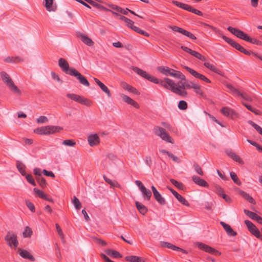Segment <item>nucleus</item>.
<instances>
[{
    "label": "nucleus",
    "mask_w": 262,
    "mask_h": 262,
    "mask_svg": "<svg viewBox=\"0 0 262 262\" xmlns=\"http://www.w3.org/2000/svg\"><path fill=\"white\" fill-rule=\"evenodd\" d=\"M73 203L75 207L77 209L79 210L81 207V204L78 199L75 196H74Z\"/></svg>",
    "instance_id": "8fccbe9b"
},
{
    "label": "nucleus",
    "mask_w": 262,
    "mask_h": 262,
    "mask_svg": "<svg viewBox=\"0 0 262 262\" xmlns=\"http://www.w3.org/2000/svg\"><path fill=\"white\" fill-rule=\"evenodd\" d=\"M192 181H193V182L195 184H197L198 185H199L200 186L204 187H208V186H209L208 183L206 181L204 180L203 179H201L198 176H193L192 177Z\"/></svg>",
    "instance_id": "4be33fe9"
},
{
    "label": "nucleus",
    "mask_w": 262,
    "mask_h": 262,
    "mask_svg": "<svg viewBox=\"0 0 262 262\" xmlns=\"http://www.w3.org/2000/svg\"><path fill=\"white\" fill-rule=\"evenodd\" d=\"M220 224L223 226L228 235L234 236L237 235V232L234 231L229 224L224 222H221Z\"/></svg>",
    "instance_id": "aec40b11"
},
{
    "label": "nucleus",
    "mask_w": 262,
    "mask_h": 262,
    "mask_svg": "<svg viewBox=\"0 0 262 262\" xmlns=\"http://www.w3.org/2000/svg\"><path fill=\"white\" fill-rule=\"evenodd\" d=\"M226 85V87L230 90L231 93L236 94L238 96L240 94V92L237 89L234 88L232 85L227 84Z\"/></svg>",
    "instance_id": "603ef678"
},
{
    "label": "nucleus",
    "mask_w": 262,
    "mask_h": 262,
    "mask_svg": "<svg viewBox=\"0 0 262 262\" xmlns=\"http://www.w3.org/2000/svg\"><path fill=\"white\" fill-rule=\"evenodd\" d=\"M27 181L30 183L31 184H32V185L33 186H36V183L34 181V180L33 179V177L31 174H27L26 176H25Z\"/></svg>",
    "instance_id": "13d9d810"
},
{
    "label": "nucleus",
    "mask_w": 262,
    "mask_h": 262,
    "mask_svg": "<svg viewBox=\"0 0 262 262\" xmlns=\"http://www.w3.org/2000/svg\"><path fill=\"white\" fill-rule=\"evenodd\" d=\"M87 3L90 4L91 5H92L93 7L96 8V9L104 11H110V9L104 7V6L98 4L96 2H95L93 0H88Z\"/></svg>",
    "instance_id": "cd10ccee"
},
{
    "label": "nucleus",
    "mask_w": 262,
    "mask_h": 262,
    "mask_svg": "<svg viewBox=\"0 0 262 262\" xmlns=\"http://www.w3.org/2000/svg\"><path fill=\"white\" fill-rule=\"evenodd\" d=\"M182 66L183 67V68L184 69L186 70L190 74H191L194 77L200 79V80H202L206 83H211V81L204 75L198 73L194 70H193L188 67H187L185 66Z\"/></svg>",
    "instance_id": "9d476101"
},
{
    "label": "nucleus",
    "mask_w": 262,
    "mask_h": 262,
    "mask_svg": "<svg viewBox=\"0 0 262 262\" xmlns=\"http://www.w3.org/2000/svg\"><path fill=\"white\" fill-rule=\"evenodd\" d=\"M151 190L153 192L155 200L160 204V205H165L166 204V201L164 198L161 195V194L158 192L157 189L155 186H152Z\"/></svg>",
    "instance_id": "4468645a"
},
{
    "label": "nucleus",
    "mask_w": 262,
    "mask_h": 262,
    "mask_svg": "<svg viewBox=\"0 0 262 262\" xmlns=\"http://www.w3.org/2000/svg\"><path fill=\"white\" fill-rule=\"evenodd\" d=\"M45 7H46V9L49 11L53 10L52 9L53 0H45Z\"/></svg>",
    "instance_id": "de8ad7c7"
},
{
    "label": "nucleus",
    "mask_w": 262,
    "mask_h": 262,
    "mask_svg": "<svg viewBox=\"0 0 262 262\" xmlns=\"http://www.w3.org/2000/svg\"><path fill=\"white\" fill-rule=\"evenodd\" d=\"M164 245L167 248H169V249H171L173 250L180 251L184 253H187V252L185 250H184V249H182V248H181L180 247H177V246H176L175 245H172V244H171L170 243H166H166H164Z\"/></svg>",
    "instance_id": "72a5a7b5"
},
{
    "label": "nucleus",
    "mask_w": 262,
    "mask_h": 262,
    "mask_svg": "<svg viewBox=\"0 0 262 262\" xmlns=\"http://www.w3.org/2000/svg\"><path fill=\"white\" fill-rule=\"evenodd\" d=\"M94 80L95 82L99 85L101 90L104 92L108 97L110 98L112 97V94L110 91L104 83H103L97 78H94Z\"/></svg>",
    "instance_id": "6ab92c4d"
},
{
    "label": "nucleus",
    "mask_w": 262,
    "mask_h": 262,
    "mask_svg": "<svg viewBox=\"0 0 262 262\" xmlns=\"http://www.w3.org/2000/svg\"><path fill=\"white\" fill-rule=\"evenodd\" d=\"M136 206L139 211L143 215H145L146 212H147V207L143 205L142 204L140 203V202L136 201Z\"/></svg>",
    "instance_id": "2f4dec72"
},
{
    "label": "nucleus",
    "mask_w": 262,
    "mask_h": 262,
    "mask_svg": "<svg viewBox=\"0 0 262 262\" xmlns=\"http://www.w3.org/2000/svg\"><path fill=\"white\" fill-rule=\"evenodd\" d=\"M121 86L123 89L127 90L130 92H132L135 94H139L138 90L136 89L129 85L125 82H121Z\"/></svg>",
    "instance_id": "a878e982"
},
{
    "label": "nucleus",
    "mask_w": 262,
    "mask_h": 262,
    "mask_svg": "<svg viewBox=\"0 0 262 262\" xmlns=\"http://www.w3.org/2000/svg\"><path fill=\"white\" fill-rule=\"evenodd\" d=\"M18 251L19 252V255L24 258L29 259L31 261H35V258L26 250H22L18 249Z\"/></svg>",
    "instance_id": "b1692460"
},
{
    "label": "nucleus",
    "mask_w": 262,
    "mask_h": 262,
    "mask_svg": "<svg viewBox=\"0 0 262 262\" xmlns=\"http://www.w3.org/2000/svg\"><path fill=\"white\" fill-rule=\"evenodd\" d=\"M105 252L108 255L113 258H121L122 257L119 252L114 250L107 249L105 251Z\"/></svg>",
    "instance_id": "473e14b6"
},
{
    "label": "nucleus",
    "mask_w": 262,
    "mask_h": 262,
    "mask_svg": "<svg viewBox=\"0 0 262 262\" xmlns=\"http://www.w3.org/2000/svg\"><path fill=\"white\" fill-rule=\"evenodd\" d=\"M202 24L205 26V27H209L210 28V29H211L213 31H214L216 33H217L220 35H222L221 34V31L216 28L212 26H211L209 24H207L206 23H202Z\"/></svg>",
    "instance_id": "4d7b16f0"
},
{
    "label": "nucleus",
    "mask_w": 262,
    "mask_h": 262,
    "mask_svg": "<svg viewBox=\"0 0 262 262\" xmlns=\"http://www.w3.org/2000/svg\"><path fill=\"white\" fill-rule=\"evenodd\" d=\"M249 124L252 125L256 131L262 136V128L251 120L248 121Z\"/></svg>",
    "instance_id": "37998d69"
},
{
    "label": "nucleus",
    "mask_w": 262,
    "mask_h": 262,
    "mask_svg": "<svg viewBox=\"0 0 262 262\" xmlns=\"http://www.w3.org/2000/svg\"><path fill=\"white\" fill-rule=\"evenodd\" d=\"M227 30L232 34L241 39L253 44L262 45V42L261 41L257 39L256 38L249 37L248 34L237 28L230 26L228 27Z\"/></svg>",
    "instance_id": "f03ea898"
},
{
    "label": "nucleus",
    "mask_w": 262,
    "mask_h": 262,
    "mask_svg": "<svg viewBox=\"0 0 262 262\" xmlns=\"http://www.w3.org/2000/svg\"><path fill=\"white\" fill-rule=\"evenodd\" d=\"M141 191L145 200L149 201L150 199L152 194L149 189H146V188L145 187L143 188V189L141 190Z\"/></svg>",
    "instance_id": "f704fd0d"
},
{
    "label": "nucleus",
    "mask_w": 262,
    "mask_h": 262,
    "mask_svg": "<svg viewBox=\"0 0 262 262\" xmlns=\"http://www.w3.org/2000/svg\"><path fill=\"white\" fill-rule=\"evenodd\" d=\"M237 191L238 192V194H240L241 196H242L243 198H244L246 200H247L249 203L255 204V201L253 199V198L250 196L249 194L247 193L246 192L244 191L243 190H242L238 188L237 189Z\"/></svg>",
    "instance_id": "393cba45"
},
{
    "label": "nucleus",
    "mask_w": 262,
    "mask_h": 262,
    "mask_svg": "<svg viewBox=\"0 0 262 262\" xmlns=\"http://www.w3.org/2000/svg\"><path fill=\"white\" fill-rule=\"evenodd\" d=\"M248 230L252 234L254 235L256 238L260 237V231L255 226H254V227Z\"/></svg>",
    "instance_id": "c03bdc74"
},
{
    "label": "nucleus",
    "mask_w": 262,
    "mask_h": 262,
    "mask_svg": "<svg viewBox=\"0 0 262 262\" xmlns=\"http://www.w3.org/2000/svg\"><path fill=\"white\" fill-rule=\"evenodd\" d=\"M198 247L206 252L210 253L211 254H213L214 255H220L221 254V252H220L217 250L211 247L210 246L205 245L202 243H198Z\"/></svg>",
    "instance_id": "f8f14e48"
},
{
    "label": "nucleus",
    "mask_w": 262,
    "mask_h": 262,
    "mask_svg": "<svg viewBox=\"0 0 262 262\" xmlns=\"http://www.w3.org/2000/svg\"><path fill=\"white\" fill-rule=\"evenodd\" d=\"M182 34H183L186 36H187L189 38H190V39H193V40H195L196 39V37L195 36V35L194 34H193L191 32H190L185 29H184Z\"/></svg>",
    "instance_id": "864d4df0"
},
{
    "label": "nucleus",
    "mask_w": 262,
    "mask_h": 262,
    "mask_svg": "<svg viewBox=\"0 0 262 262\" xmlns=\"http://www.w3.org/2000/svg\"><path fill=\"white\" fill-rule=\"evenodd\" d=\"M193 90L196 94L200 95L201 96H202L203 98L206 97L205 95L204 94V92L202 90V89L201 88V86L199 84L196 83L195 84V86L194 87Z\"/></svg>",
    "instance_id": "ea45409f"
},
{
    "label": "nucleus",
    "mask_w": 262,
    "mask_h": 262,
    "mask_svg": "<svg viewBox=\"0 0 262 262\" xmlns=\"http://www.w3.org/2000/svg\"><path fill=\"white\" fill-rule=\"evenodd\" d=\"M7 244L12 249L16 248V235L13 232L9 231L5 236Z\"/></svg>",
    "instance_id": "9b49d317"
},
{
    "label": "nucleus",
    "mask_w": 262,
    "mask_h": 262,
    "mask_svg": "<svg viewBox=\"0 0 262 262\" xmlns=\"http://www.w3.org/2000/svg\"><path fill=\"white\" fill-rule=\"evenodd\" d=\"M33 191L39 198L50 202L53 203L54 202L52 199L49 198L48 195L45 193L42 190H40L36 188H34L33 189Z\"/></svg>",
    "instance_id": "412c9836"
},
{
    "label": "nucleus",
    "mask_w": 262,
    "mask_h": 262,
    "mask_svg": "<svg viewBox=\"0 0 262 262\" xmlns=\"http://www.w3.org/2000/svg\"><path fill=\"white\" fill-rule=\"evenodd\" d=\"M170 76L176 78L180 79L181 80H185V76L181 72L172 69Z\"/></svg>",
    "instance_id": "c85d7f7f"
},
{
    "label": "nucleus",
    "mask_w": 262,
    "mask_h": 262,
    "mask_svg": "<svg viewBox=\"0 0 262 262\" xmlns=\"http://www.w3.org/2000/svg\"><path fill=\"white\" fill-rule=\"evenodd\" d=\"M88 141L91 146L97 145L100 143V139L97 134L90 135L88 137Z\"/></svg>",
    "instance_id": "f3484780"
},
{
    "label": "nucleus",
    "mask_w": 262,
    "mask_h": 262,
    "mask_svg": "<svg viewBox=\"0 0 262 262\" xmlns=\"http://www.w3.org/2000/svg\"><path fill=\"white\" fill-rule=\"evenodd\" d=\"M63 128L58 126L47 125L38 127L34 129V132L39 135H48L59 133Z\"/></svg>",
    "instance_id": "7ed1b4c3"
},
{
    "label": "nucleus",
    "mask_w": 262,
    "mask_h": 262,
    "mask_svg": "<svg viewBox=\"0 0 262 262\" xmlns=\"http://www.w3.org/2000/svg\"><path fill=\"white\" fill-rule=\"evenodd\" d=\"M230 174V177L233 181L237 185L240 186L242 184V183L239 179H238L236 174L233 171L231 172Z\"/></svg>",
    "instance_id": "a19ab883"
},
{
    "label": "nucleus",
    "mask_w": 262,
    "mask_h": 262,
    "mask_svg": "<svg viewBox=\"0 0 262 262\" xmlns=\"http://www.w3.org/2000/svg\"><path fill=\"white\" fill-rule=\"evenodd\" d=\"M221 36L222 38L228 43L232 47L236 49L237 50L239 51V52L243 53V54L246 55H250L251 54H252L253 53L251 51H247L246 50L244 47H243L241 45H240L239 43L235 41L234 40L226 37V36L224 35H221Z\"/></svg>",
    "instance_id": "20e7f679"
},
{
    "label": "nucleus",
    "mask_w": 262,
    "mask_h": 262,
    "mask_svg": "<svg viewBox=\"0 0 262 262\" xmlns=\"http://www.w3.org/2000/svg\"><path fill=\"white\" fill-rule=\"evenodd\" d=\"M188 107L187 103L186 101L184 100H181L179 102L178 107L179 109L181 110H185L187 109Z\"/></svg>",
    "instance_id": "5fc2aeb1"
},
{
    "label": "nucleus",
    "mask_w": 262,
    "mask_h": 262,
    "mask_svg": "<svg viewBox=\"0 0 262 262\" xmlns=\"http://www.w3.org/2000/svg\"><path fill=\"white\" fill-rule=\"evenodd\" d=\"M167 156L175 162L180 163L181 162V160L177 156L171 152L167 153Z\"/></svg>",
    "instance_id": "69168bd1"
},
{
    "label": "nucleus",
    "mask_w": 262,
    "mask_h": 262,
    "mask_svg": "<svg viewBox=\"0 0 262 262\" xmlns=\"http://www.w3.org/2000/svg\"><path fill=\"white\" fill-rule=\"evenodd\" d=\"M214 191L219 196H221L224 193L223 189L219 185H214Z\"/></svg>",
    "instance_id": "09e8293b"
},
{
    "label": "nucleus",
    "mask_w": 262,
    "mask_h": 262,
    "mask_svg": "<svg viewBox=\"0 0 262 262\" xmlns=\"http://www.w3.org/2000/svg\"><path fill=\"white\" fill-rule=\"evenodd\" d=\"M170 181L173 185H174L178 189L183 190L184 186L183 183L179 182L178 181L173 179H171L170 180Z\"/></svg>",
    "instance_id": "79ce46f5"
},
{
    "label": "nucleus",
    "mask_w": 262,
    "mask_h": 262,
    "mask_svg": "<svg viewBox=\"0 0 262 262\" xmlns=\"http://www.w3.org/2000/svg\"><path fill=\"white\" fill-rule=\"evenodd\" d=\"M169 28L170 29H171V30L173 31H175V32H179L181 34H182V32L184 30V29L182 28H180L178 26H169Z\"/></svg>",
    "instance_id": "e2e57ef3"
},
{
    "label": "nucleus",
    "mask_w": 262,
    "mask_h": 262,
    "mask_svg": "<svg viewBox=\"0 0 262 262\" xmlns=\"http://www.w3.org/2000/svg\"><path fill=\"white\" fill-rule=\"evenodd\" d=\"M133 70L137 73L140 76H142V77H144L145 79H147V77H148L149 74L147 73L146 71H143V70L138 68V67H133Z\"/></svg>",
    "instance_id": "c756f323"
},
{
    "label": "nucleus",
    "mask_w": 262,
    "mask_h": 262,
    "mask_svg": "<svg viewBox=\"0 0 262 262\" xmlns=\"http://www.w3.org/2000/svg\"><path fill=\"white\" fill-rule=\"evenodd\" d=\"M26 205L32 212H35V207L34 204L29 200H26Z\"/></svg>",
    "instance_id": "6e6d98bb"
},
{
    "label": "nucleus",
    "mask_w": 262,
    "mask_h": 262,
    "mask_svg": "<svg viewBox=\"0 0 262 262\" xmlns=\"http://www.w3.org/2000/svg\"><path fill=\"white\" fill-rule=\"evenodd\" d=\"M32 234V229L28 226L26 227L25 231L23 232L24 237H30Z\"/></svg>",
    "instance_id": "a18cd8bd"
},
{
    "label": "nucleus",
    "mask_w": 262,
    "mask_h": 262,
    "mask_svg": "<svg viewBox=\"0 0 262 262\" xmlns=\"http://www.w3.org/2000/svg\"><path fill=\"white\" fill-rule=\"evenodd\" d=\"M153 132L155 135L159 136L162 140L171 143H173L172 139L163 128L156 126L154 127Z\"/></svg>",
    "instance_id": "39448f33"
},
{
    "label": "nucleus",
    "mask_w": 262,
    "mask_h": 262,
    "mask_svg": "<svg viewBox=\"0 0 262 262\" xmlns=\"http://www.w3.org/2000/svg\"><path fill=\"white\" fill-rule=\"evenodd\" d=\"M238 96H240L243 98L244 100L249 101H252V99L246 93H241L240 94L238 95Z\"/></svg>",
    "instance_id": "338daca9"
},
{
    "label": "nucleus",
    "mask_w": 262,
    "mask_h": 262,
    "mask_svg": "<svg viewBox=\"0 0 262 262\" xmlns=\"http://www.w3.org/2000/svg\"><path fill=\"white\" fill-rule=\"evenodd\" d=\"M67 97L78 103L85 105L87 106H91L92 105V101L85 98L80 95L75 94H68Z\"/></svg>",
    "instance_id": "423d86ee"
},
{
    "label": "nucleus",
    "mask_w": 262,
    "mask_h": 262,
    "mask_svg": "<svg viewBox=\"0 0 262 262\" xmlns=\"http://www.w3.org/2000/svg\"><path fill=\"white\" fill-rule=\"evenodd\" d=\"M70 75L76 77L81 84L88 87L90 86V83L87 79L77 70H72L70 71Z\"/></svg>",
    "instance_id": "1a4fd4ad"
},
{
    "label": "nucleus",
    "mask_w": 262,
    "mask_h": 262,
    "mask_svg": "<svg viewBox=\"0 0 262 262\" xmlns=\"http://www.w3.org/2000/svg\"><path fill=\"white\" fill-rule=\"evenodd\" d=\"M196 84L192 81H186V79L176 83L173 80L168 78H164L163 80L160 82V85L164 88L169 90L174 93L182 97L187 96L188 93L186 89H194Z\"/></svg>",
    "instance_id": "f257e3e1"
},
{
    "label": "nucleus",
    "mask_w": 262,
    "mask_h": 262,
    "mask_svg": "<svg viewBox=\"0 0 262 262\" xmlns=\"http://www.w3.org/2000/svg\"><path fill=\"white\" fill-rule=\"evenodd\" d=\"M26 166L21 162L17 161V169L22 176H26L27 174L25 170Z\"/></svg>",
    "instance_id": "e433bc0d"
},
{
    "label": "nucleus",
    "mask_w": 262,
    "mask_h": 262,
    "mask_svg": "<svg viewBox=\"0 0 262 262\" xmlns=\"http://www.w3.org/2000/svg\"><path fill=\"white\" fill-rule=\"evenodd\" d=\"M147 79L149 81L152 82L156 84H158V83L160 84V82L163 80H162L160 81L158 78L151 75L150 74L149 75L148 77H147Z\"/></svg>",
    "instance_id": "052dcab7"
},
{
    "label": "nucleus",
    "mask_w": 262,
    "mask_h": 262,
    "mask_svg": "<svg viewBox=\"0 0 262 262\" xmlns=\"http://www.w3.org/2000/svg\"><path fill=\"white\" fill-rule=\"evenodd\" d=\"M221 112L226 117H230L232 119L237 118L238 114L234 110L229 107H223Z\"/></svg>",
    "instance_id": "2eb2a0df"
},
{
    "label": "nucleus",
    "mask_w": 262,
    "mask_h": 262,
    "mask_svg": "<svg viewBox=\"0 0 262 262\" xmlns=\"http://www.w3.org/2000/svg\"><path fill=\"white\" fill-rule=\"evenodd\" d=\"M58 66L63 72L69 75L72 70H75L74 68H70L68 62L63 58H60L58 60Z\"/></svg>",
    "instance_id": "ddd939ff"
},
{
    "label": "nucleus",
    "mask_w": 262,
    "mask_h": 262,
    "mask_svg": "<svg viewBox=\"0 0 262 262\" xmlns=\"http://www.w3.org/2000/svg\"><path fill=\"white\" fill-rule=\"evenodd\" d=\"M103 179L107 183L111 185V187H120V184L116 181H112L105 175L103 176Z\"/></svg>",
    "instance_id": "c9c22d12"
},
{
    "label": "nucleus",
    "mask_w": 262,
    "mask_h": 262,
    "mask_svg": "<svg viewBox=\"0 0 262 262\" xmlns=\"http://www.w3.org/2000/svg\"><path fill=\"white\" fill-rule=\"evenodd\" d=\"M55 226H56V230H57L58 235L62 239H63L64 235H63V233L62 231V230H61L60 227L59 226V225L58 224H56Z\"/></svg>",
    "instance_id": "774afa93"
},
{
    "label": "nucleus",
    "mask_w": 262,
    "mask_h": 262,
    "mask_svg": "<svg viewBox=\"0 0 262 262\" xmlns=\"http://www.w3.org/2000/svg\"><path fill=\"white\" fill-rule=\"evenodd\" d=\"M169 28L170 29H171V30L173 31H175V32H179L181 34H182V32L184 30V29L182 28H180L178 26H169Z\"/></svg>",
    "instance_id": "0e129e2a"
},
{
    "label": "nucleus",
    "mask_w": 262,
    "mask_h": 262,
    "mask_svg": "<svg viewBox=\"0 0 262 262\" xmlns=\"http://www.w3.org/2000/svg\"><path fill=\"white\" fill-rule=\"evenodd\" d=\"M120 96L122 98L123 101L125 102V103L133 106L136 108H139L140 106L138 104V103L136 101L130 98L128 96L125 95L124 94H121Z\"/></svg>",
    "instance_id": "a211bd4d"
},
{
    "label": "nucleus",
    "mask_w": 262,
    "mask_h": 262,
    "mask_svg": "<svg viewBox=\"0 0 262 262\" xmlns=\"http://www.w3.org/2000/svg\"><path fill=\"white\" fill-rule=\"evenodd\" d=\"M126 261L129 262H145V259L142 257L130 255L125 257Z\"/></svg>",
    "instance_id": "bb28decb"
},
{
    "label": "nucleus",
    "mask_w": 262,
    "mask_h": 262,
    "mask_svg": "<svg viewBox=\"0 0 262 262\" xmlns=\"http://www.w3.org/2000/svg\"><path fill=\"white\" fill-rule=\"evenodd\" d=\"M36 121L38 123H45L48 121V119L46 116H41L37 119Z\"/></svg>",
    "instance_id": "680f3d73"
},
{
    "label": "nucleus",
    "mask_w": 262,
    "mask_h": 262,
    "mask_svg": "<svg viewBox=\"0 0 262 262\" xmlns=\"http://www.w3.org/2000/svg\"><path fill=\"white\" fill-rule=\"evenodd\" d=\"M77 36L84 44L89 47H92L94 45V42L86 35L79 33L77 35Z\"/></svg>",
    "instance_id": "dca6fc26"
},
{
    "label": "nucleus",
    "mask_w": 262,
    "mask_h": 262,
    "mask_svg": "<svg viewBox=\"0 0 262 262\" xmlns=\"http://www.w3.org/2000/svg\"><path fill=\"white\" fill-rule=\"evenodd\" d=\"M1 76L4 82L9 88V89L14 92L16 91V86L7 73L4 71L1 72Z\"/></svg>",
    "instance_id": "6e6552de"
},
{
    "label": "nucleus",
    "mask_w": 262,
    "mask_h": 262,
    "mask_svg": "<svg viewBox=\"0 0 262 262\" xmlns=\"http://www.w3.org/2000/svg\"><path fill=\"white\" fill-rule=\"evenodd\" d=\"M244 213L248 215L250 218L253 220H257L258 217L259 216L257 214L249 210L244 209Z\"/></svg>",
    "instance_id": "58836bf2"
},
{
    "label": "nucleus",
    "mask_w": 262,
    "mask_h": 262,
    "mask_svg": "<svg viewBox=\"0 0 262 262\" xmlns=\"http://www.w3.org/2000/svg\"><path fill=\"white\" fill-rule=\"evenodd\" d=\"M36 180L37 183H38L39 185L43 189L47 186V183L46 181L44 178L42 177L41 176L36 177Z\"/></svg>",
    "instance_id": "4c0bfd02"
},
{
    "label": "nucleus",
    "mask_w": 262,
    "mask_h": 262,
    "mask_svg": "<svg viewBox=\"0 0 262 262\" xmlns=\"http://www.w3.org/2000/svg\"><path fill=\"white\" fill-rule=\"evenodd\" d=\"M177 199L179 201V202L182 203L183 205L186 206L187 207L189 206L190 204L188 203V202L180 194L177 197Z\"/></svg>",
    "instance_id": "49530a36"
},
{
    "label": "nucleus",
    "mask_w": 262,
    "mask_h": 262,
    "mask_svg": "<svg viewBox=\"0 0 262 262\" xmlns=\"http://www.w3.org/2000/svg\"><path fill=\"white\" fill-rule=\"evenodd\" d=\"M158 70L161 73L166 76H170L172 69H170L168 67L161 66L158 68Z\"/></svg>",
    "instance_id": "7c9ffc66"
},
{
    "label": "nucleus",
    "mask_w": 262,
    "mask_h": 262,
    "mask_svg": "<svg viewBox=\"0 0 262 262\" xmlns=\"http://www.w3.org/2000/svg\"><path fill=\"white\" fill-rule=\"evenodd\" d=\"M62 144L69 146H74L76 145V142L73 140H65L63 141Z\"/></svg>",
    "instance_id": "bf43d9fd"
},
{
    "label": "nucleus",
    "mask_w": 262,
    "mask_h": 262,
    "mask_svg": "<svg viewBox=\"0 0 262 262\" xmlns=\"http://www.w3.org/2000/svg\"><path fill=\"white\" fill-rule=\"evenodd\" d=\"M172 3L177 7L187 10L189 12L193 13L199 16H203V13L199 10L193 8L192 6L185 4L176 1H172Z\"/></svg>",
    "instance_id": "0eeeda50"
},
{
    "label": "nucleus",
    "mask_w": 262,
    "mask_h": 262,
    "mask_svg": "<svg viewBox=\"0 0 262 262\" xmlns=\"http://www.w3.org/2000/svg\"><path fill=\"white\" fill-rule=\"evenodd\" d=\"M193 167L195 170V171L200 175L203 176L204 175V172L202 169V168L200 166V165L196 163H195L193 164Z\"/></svg>",
    "instance_id": "3c124183"
},
{
    "label": "nucleus",
    "mask_w": 262,
    "mask_h": 262,
    "mask_svg": "<svg viewBox=\"0 0 262 262\" xmlns=\"http://www.w3.org/2000/svg\"><path fill=\"white\" fill-rule=\"evenodd\" d=\"M204 65L205 67L209 69L212 72L217 73L222 76H224V73L221 70L217 68L214 65L207 62H204Z\"/></svg>",
    "instance_id": "5701e85b"
}]
</instances>
